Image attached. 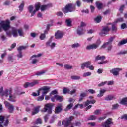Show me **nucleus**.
<instances>
[{
  "label": "nucleus",
  "mask_w": 127,
  "mask_h": 127,
  "mask_svg": "<svg viewBox=\"0 0 127 127\" xmlns=\"http://www.w3.org/2000/svg\"><path fill=\"white\" fill-rule=\"evenodd\" d=\"M2 29L4 31H7L6 34L9 37H11V35L14 37H17L18 34L19 36H24V32L22 29L17 30L16 28L10 27V21L9 19L0 22V32L2 31Z\"/></svg>",
  "instance_id": "f257e3e1"
},
{
  "label": "nucleus",
  "mask_w": 127,
  "mask_h": 127,
  "mask_svg": "<svg viewBox=\"0 0 127 127\" xmlns=\"http://www.w3.org/2000/svg\"><path fill=\"white\" fill-rule=\"evenodd\" d=\"M1 96H4L6 98H8V100L10 102H14L16 101V94L12 93L11 89H5L4 93L1 94Z\"/></svg>",
  "instance_id": "f03ea898"
},
{
  "label": "nucleus",
  "mask_w": 127,
  "mask_h": 127,
  "mask_svg": "<svg viewBox=\"0 0 127 127\" xmlns=\"http://www.w3.org/2000/svg\"><path fill=\"white\" fill-rule=\"evenodd\" d=\"M75 10V6L72 4H67L64 8L62 9V11L64 13H68V12H72Z\"/></svg>",
  "instance_id": "7ed1b4c3"
},
{
  "label": "nucleus",
  "mask_w": 127,
  "mask_h": 127,
  "mask_svg": "<svg viewBox=\"0 0 127 127\" xmlns=\"http://www.w3.org/2000/svg\"><path fill=\"white\" fill-rule=\"evenodd\" d=\"M74 119V117L70 116L66 120H64L62 121V125H64L65 127H74L73 126V123H72V121Z\"/></svg>",
  "instance_id": "20e7f679"
},
{
  "label": "nucleus",
  "mask_w": 127,
  "mask_h": 127,
  "mask_svg": "<svg viewBox=\"0 0 127 127\" xmlns=\"http://www.w3.org/2000/svg\"><path fill=\"white\" fill-rule=\"evenodd\" d=\"M50 90V87L43 86L38 90V95H40V93H42V96H44L49 92Z\"/></svg>",
  "instance_id": "39448f33"
},
{
  "label": "nucleus",
  "mask_w": 127,
  "mask_h": 127,
  "mask_svg": "<svg viewBox=\"0 0 127 127\" xmlns=\"http://www.w3.org/2000/svg\"><path fill=\"white\" fill-rule=\"evenodd\" d=\"M101 44V40H98L96 43H93L92 44H90L87 46L86 49L88 50H91L92 49H97L100 45Z\"/></svg>",
  "instance_id": "423d86ee"
},
{
  "label": "nucleus",
  "mask_w": 127,
  "mask_h": 127,
  "mask_svg": "<svg viewBox=\"0 0 127 127\" xmlns=\"http://www.w3.org/2000/svg\"><path fill=\"white\" fill-rule=\"evenodd\" d=\"M52 104L48 103L45 105L44 110H42L43 113L48 112V114H51L52 113Z\"/></svg>",
  "instance_id": "0eeeda50"
},
{
  "label": "nucleus",
  "mask_w": 127,
  "mask_h": 127,
  "mask_svg": "<svg viewBox=\"0 0 127 127\" xmlns=\"http://www.w3.org/2000/svg\"><path fill=\"white\" fill-rule=\"evenodd\" d=\"M46 46L47 47H50L51 49H54V48L56 46V43L52 42V37L46 42Z\"/></svg>",
  "instance_id": "6e6552de"
},
{
  "label": "nucleus",
  "mask_w": 127,
  "mask_h": 127,
  "mask_svg": "<svg viewBox=\"0 0 127 127\" xmlns=\"http://www.w3.org/2000/svg\"><path fill=\"white\" fill-rule=\"evenodd\" d=\"M42 56V54H38L37 55H34L32 56L30 59V60H31V61L32 64H36V63L38 62V60L36 58H37V57H40Z\"/></svg>",
  "instance_id": "1a4fd4ad"
},
{
  "label": "nucleus",
  "mask_w": 127,
  "mask_h": 127,
  "mask_svg": "<svg viewBox=\"0 0 127 127\" xmlns=\"http://www.w3.org/2000/svg\"><path fill=\"white\" fill-rule=\"evenodd\" d=\"M39 83V80H34L32 82H26L24 84V88H28L29 87H34L35 85H38Z\"/></svg>",
  "instance_id": "9d476101"
},
{
  "label": "nucleus",
  "mask_w": 127,
  "mask_h": 127,
  "mask_svg": "<svg viewBox=\"0 0 127 127\" xmlns=\"http://www.w3.org/2000/svg\"><path fill=\"white\" fill-rule=\"evenodd\" d=\"M4 105L6 108L8 109V110L9 111V113H12L14 110V107L12 104H11V103H9V102L7 101H5Z\"/></svg>",
  "instance_id": "9b49d317"
},
{
  "label": "nucleus",
  "mask_w": 127,
  "mask_h": 127,
  "mask_svg": "<svg viewBox=\"0 0 127 127\" xmlns=\"http://www.w3.org/2000/svg\"><path fill=\"white\" fill-rule=\"evenodd\" d=\"M112 124H113V119L112 118H109L105 122L102 123V126L104 127H110Z\"/></svg>",
  "instance_id": "f8f14e48"
},
{
  "label": "nucleus",
  "mask_w": 127,
  "mask_h": 127,
  "mask_svg": "<svg viewBox=\"0 0 127 127\" xmlns=\"http://www.w3.org/2000/svg\"><path fill=\"white\" fill-rule=\"evenodd\" d=\"M28 11L29 13L31 14V17H32L35 13H36V11L35 9H34V6L33 5H29L28 7Z\"/></svg>",
  "instance_id": "ddd939ff"
},
{
  "label": "nucleus",
  "mask_w": 127,
  "mask_h": 127,
  "mask_svg": "<svg viewBox=\"0 0 127 127\" xmlns=\"http://www.w3.org/2000/svg\"><path fill=\"white\" fill-rule=\"evenodd\" d=\"M121 71H123V69L121 68H114L112 70H110V73L113 74L114 76H118L119 75V72H121Z\"/></svg>",
  "instance_id": "4468645a"
},
{
  "label": "nucleus",
  "mask_w": 127,
  "mask_h": 127,
  "mask_svg": "<svg viewBox=\"0 0 127 127\" xmlns=\"http://www.w3.org/2000/svg\"><path fill=\"white\" fill-rule=\"evenodd\" d=\"M63 35H64V33L63 32L61 31H57L55 33V39H61L63 37Z\"/></svg>",
  "instance_id": "2eb2a0df"
},
{
  "label": "nucleus",
  "mask_w": 127,
  "mask_h": 127,
  "mask_svg": "<svg viewBox=\"0 0 127 127\" xmlns=\"http://www.w3.org/2000/svg\"><path fill=\"white\" fill-rule=\"evenodd\" d=\"M55 100H56L57 101H59V102H62V101H63V98L62 97V96L56 95L54 96V97L51 98V101L52 102H55Z\"/></svg>",
  "instance_id": "dca6fc26"
},
{
  "label": "nucleus",
  "mask_w": 127,
  "mask_h": 127,
  "mask_svg": "<svg viewBox=\"0 0 127 127\" xmlns=\"http://www.w3.org/2000/svg\"><path fill=\"white\" fill-rule=\"evenodd\" d=\"M91 65V62L87 61L81 64V68L82 70H85V68H88L89 66Z\"/></svg>",
  "instance_id": "f3484780"
},
{
  "label": "nucleus",
  "mask_w": 127,
  "mask_h": 127,
  "mask_svg": "<svg viewBox=\"0 0 127 127\" xmlns=\"http://www.w3.org/2000/svg\"><path fill=\"white\" fill-rule=\"evenodd\" d=\"M52 7V4L49 3L47 5H42L40 7V9L41 11H44V10H46L47 8H49V7Z\"/></svg>",
  "instance_id": "a211bd4d"
},
{
  "label": "nucleus",
  "mask_w": 127,
  "mask_h": 127,
  "mask_svg": "<svg viewBox=\"0 0 127 127\" xmlns=\"http://www.w3.org/2000/svg\"><path fill=\"white\" fill-rule=\"evenodd\" d=\"M62 104H59L57 105V106L56 107L55 113V114H58L59 113H60L61 111H62Z\"/></svg>",
  "instance_id": "6ab92c4d"
},
{
  "label": "nucleus",
  "mask_w": 127,
  "mask_h": 127,
  "mask_svg": "<svg viewBox=\"0 0 127 127\" xmlns=\"http://www.w3.org/2000/svg\"><path fill=\"white\" fill-rule=\"evenodd\" d=\"M39 109H40V106H37L33 109L32 111V116H34V115L38 114V113L39 112Z\"/></svg>",
  "instance_id": "aec40b11"
},
{
  "label": "nucleus",
  "mask_w": 127,
  "mask_h": 127,
  "mask_svg": "<svg viewBox=\"0 0 127 127\" xmlns=\"http://www.w3.org/2000/svg\"><path fill=\"white\" fill-rule=\"evenodd\" d=\"M77 32L78 35H82V34H84V33L86 32V30H85V29L83 28H80L78 27Z\"/></svg>",
  "instance_id": "412c9836"
},
{
  "label": "nucleus",
  "mask_w": 127,
  "mask_h": 127,
  "mask_svg": "<svg viewBox=\"0 0 127 127\" xmlns=\"http://www.w3.org/2000/svg\"><path fill=\"white\" fill-rule=\"evenodd\" d=\"M107 92V90L105 89H101L99 90V94L97 95V97L98 98H101V97H103L104 96V94Z\"/></svg>",
  "instance_id": "4be33fe9"
},
{
  "label": "nucleus",
  "mask_w": 127,
  "mask_h": 127,
  "mask_svg": "<svg viewBox=\"0 0 127 127\" xmlns=\"http://www.w3.org/2000/svg\"><path fill=\"white\" fill-rule=\"evenodd\" d=\"M110 31V27L109 26L104 27L102 30V34H107Z\"/></svg>",
  "instance_id": "5701e85b"
},
{
  "label": "nucleus",
  "mask_w": 127,
  "mask_h": 127,
  "mask_svg": "<svg viewBox=\"0 0 127 127\" xmlns=\"http://www.w3.org/2000/svg\"><path fill=\"white\" fill-rule=\"evenodd\" d=\"M6 118V116H3L2 115L0 116V127H3V122H4V119Z\"/></svg>",
  "instance_id": "b1692460"
},
{
  "label": "nucleus",
  "mask_w": 127,
  "mask_h": 127,
  "mask_svg": "<svg viewBox=\"0 0 127 127\" xmlns=\"http://www.w3.org/2000/svg\"><path fill=\"white\" fill-rule=\"evenodd\" d=\"M115 96L114 95H108L105 98V101H111L114 100Z\"/></svg>",
  "instance_id": "393cba45"
},
{
  "label": "nucleus",
  "mask_w": 127,
  "mask_h": 127,
  "mask_svg": "<svg viewBox=\"0 0 127 127\" xmlns=\"http://www.w3.org/2000/svg\"><path fill=\"white\" fill-rule=\"evenodd\" d=\"M46 72H47V70H42L41 71H38L36 73V75L37 76H42V75H44V74H45Z\"/></svg>",
  "instance_id": "a878e982"
},
{
  "label": "nucleus",
  "mask_w": 127,
  "mask_h": 127,
  "mask_svg": "<svg viewBox=\"0 0 127 127\" xmlns=\"http://www.w3.org/2000/svg\"><path fill=\"white\" fill-rule=\"evenodd\" d=\"M96 5L98 9H102L103 8V4L99 1L96 2Z\"/></svg>",
  "instance_id": "bb28decb"
},
{
  "label": "nucleus",
  "mask_w": 127,
  "mask_h": 127,
  "mask_svg": "<svg viewBox=\"0 0 127 127\" xmlns=\"http://www.w3.org/2000/svg\"><path fill=\"white\" fill-rule=\"evenodd\" d=\"M8 61L9 62V63H12L13 61H14V59L13 58V56L11 55H9L8 56Z\"/></svg>",
  "instance_id": "cd10ccee"
},
{
  "label": "nucleus",
  "mask_w": 127,
  "mask_h": 127,
  "mask_svg": "<svg viewBox=\"0 0 127 127\" xmlns=\"http://www.w3.org/2000/svg\"><path fill=\"white\" fill-rule=\"evenodd\" d=\"M96 103V100H93L91 101L87 100L85 103V106H89L90 104H95Z\"/></svg>",
  "instance_id": "c85d7f7f"
},
{
  "label": "nucleus",
  "mask_w": 127,
  "mask_h": 127,
  "mask_svg": "<svg viewBox=\"0 0 127 127\" xmlns=\"http://www.w3.org/2000/svg\"><path fill=\"white\" fill-rule=\"evenodd\" d=\"M41 4L40 3H37L35 4V10H36V12L37 11H38V10H39V9H40V6Z\"/></svg>",
  "instance_id": "c756f323"
},
{
  "label": "nucleus",
  "mask_w": 127,
  "mask_h": 127,
  "mask_svg": "<svg viewBox=\"0 0 127 127\" xmlns=\"http://www.w3.org/2000/svg\"><path fill=\"white\" fill-rule=\"evenodd\" d=\"M120 104H121V105H127V98H124L123 99H122L121 101H120Z\"/></svg>",
  "instance_id": "7c9ffc66"
},
{
  "label": "nucleus",
  "mask_w": 127,
  "mask_h": 127,
  "mask_svg": "<svg viewBox=\"0 0 127 127\" xmlns=\"http://www.w3.org/2000/svg\"><path fill=\"white\" fill-rule=\"evenodd\" d=\"M106 57L104 56H97L95 58L96 60H104Z\"/></svg>",
  "instance_id": "2f4dec72"
},
{
  "label": "nucleus",
  "mask_w": 127,
  "mask_h": 127,
  "mask_svg": "<svg viewBox=\"0 0 127 127\" xmlns=\"http://www.w3.org/2000/svg\"><path fill=\"white\" fill-rule=\"evenodd\" d=\"M24 1H22L20 5L19 6V10L20 11H22L23 10V7H24Z\"/></svg>",
  "instance_id": "473e14b6"
},
{
  "label": "nucleus",
  "mask_w": 127,
  "mask_h": 127,
  "mask_svg": "<svg viewBox=\"0 0 127 127\" xmlns=\"http://www.w3.org/2000/svg\"><path fill=\"white\" fill-rule=\"evenodd\" d=\"M101 20H102V16H98L95 19L96 23H99V22H101Z\"/></svg>",
  "instance_id": "72a5a7b5"
},
{
  "label": "nucleus",
  "mask_w": 127,
  "mask_h": 127,
  "mask_svg": "<svg viewBox=\"0 0 127 127\" xmlns=\"http://www.w3.org/2000/svg\"><path fill=\"white\" fill-rule=\"evenodd\" d=\"M109 45V43L108 42L104 43L101 46L100 49H104V48H106V47H107Z\"/></svg>",
  "instance_id": "f704fd0d"
},
{
  "label": "nucleus",
  "mask_w": 127,
  "mask_h": 127,
  "mask_svg": "<svg viewBox=\"0 0 127 127\" xmlns=\"http://www.w3.org/2000/svg\"><path fill=\"white\" fill-rule=\"evenodd\" d=\"M80 46H81L80 43H74L71 45L72 48H78V47H80Z\"/></svg>",
  "instance_id": "c9c22d12"
},
{
  "label": "nucleus",
  "mask_w": 127,
  "mask_h": 127,
  "mask_svg": "<svg viewBox=\"0 0 127 127\" xmlns=\"http://www.w3.org/2000/svg\"><path fill=\"white\" fill-rule=\"evenodd\" d=\"M64 94H69L70 92V89L68 88H64L63 90Z\"/></svg>",
  "instance_id": "e433bc0d"
},
{
  "label": "nucleus",
  "mask_w": 127,
  "mask_h": 127,
  "mask_svg": "<svg viewBox=\"0 0 127 127\" xmlns=\"http://www.w3.org/2000/svg\"><path fill=\"white\" fill-rule=\"evenodd\" d=\"M96 119H97V117H96V116L91 115L88 118L87 120L88 121H91V120H96Z\"/></svg>",
  "instance_id": "4c0bfd02"
},
{
  "label": "nucleus",
  "mask_w": 127,
  "mask_h": 127,
  "mask_svg": "<svg viewBox=\"0 0 127 127\" xmlns=\"http://www.w3.org/2000/svg\"><path fill=\"white\" fill-rule=\"evenodd\" d=\"M71 78L72 80H80L81 79V77L77 75H72L71 76Z\"/></svg>",
  "instance_id": "58836bf2"
},
{
  "label": "nucleus",
  "mask_w": 127,
  "mask_h": 127,
  "mask_svg": "<svg viewBox=\"0 0 127 127\" xmlns=\"http://www.w3.org/2000/svg\"><path fill=\"white\" fill-rule=\"evenodd\" d=\"M30 108H34V105L33 104L29 105V106L26 108V112H30V111H31V109Z\"/></svg>",
  "instance_id": "ea45409f"
},
{
  "label": "nucleus",
  "mask_w": 127,
  "mask_h": 127,
  "mask_svg": "<svg viewBox=\"0 0 127 127\" xmlns=\"http://www.w3.org/2000/svg\"><path fill=\"white\" fill-rule=\"evenodd\" d=\"M86 96H87V94L85 93H82L80 94V97L79 98V101L81 102V101H82L83 100V99H84V98H85V97H86Z\"/></svg>",
  "instance_id": "a19ab883"
},
{
  "label": "nucleus",
  "mask_w": 127,
  "mask_h": 127,
  "mask_svg": "<svg viewBox=\"0 0 127 127\" xmlns=\"http://www.w3.org/2000/svg\"><path fill=\"white\" fill-rule=\"evenodd\" d=\"M112 30L113 31H116L117 30V23H115V22L112 24Z\"/></svg>",
  "instance_id": "79ce46f5"
},
{
  "label": "nucleus",
  "mask_w": 127,
  "mask_h": 127,
  "mask_svg": "<svg viewBox=\"0 0 127 127\" xmlns=\"http://www.w3.org/2000/svg\"><path fill=\"white\" fill-rule=\"evenodd\" d=\"M92 75V73L90 72H87L83 74V77H89V76H91Z\"/></svg>",
  "instance_id": "37998d69"
},
{
  "label": "nucleus",
  "mask_w": 127,
  "mask_h": 127,
  "mask_svg": "<svg viewBox=\"0 0 127 127\" xmlns=\"http://www.w3.org/2000/svg\"><path fill=\"white\" fill-rule=\"evenodd\" d=\"M85 92H89L90 94H95L96 91L94 89H89L88 90H85Z\"/></svg>",
  "instance_id": "c03bdc74"
},
{
  "label": "nucleus",
  "mask_w": 127,
  "mask_h": 127,
  "mask_svg": "<svg viewBox=\"0 0 127 127\" xmlns=\"http://www.w3.org/2000/svg\"><path fill=\"white\" fill-rule=\"evenodd\" d=\"M65 22H66V24L68 26H71V25H72V21H71V20L67 19V20H66Z\"/></svg>",
  "instance_id": "a18cd8bd"
},
{
  "label": "nucleus",
  "mask_w": 127,
  "mask_h": 127,
  "mask_svg": "<svg viewBox=\"0 0 127 127\" xmlns=\"http://www.w3.org/2000/svg\"><path fill=\"white\" fill-rule=\"evenodd\" d=\"M106 84L107 85H108V86H112V85H114L115 84V81L113 80L108 81H107Z\"/></svg>",
  "instance_id": "49530a36"
},
{
  "label": "nucleus",
  "mask_w": 127,
  "mask_h": 127,
  "mask_svg": "<svg viewBox=\"0 0 127 127\" xmlns=\"http://www.w3.org/2000/svg\"><path fill=\"white\" fill-rule=\"evenodd\" d=\"M123 21H124V18H119L116 19L115 22L118 23V22H123Z\"/></svg>",
  "instance_id": "de8ad7c7"
},
{
  "label": "nucleus",
  "mask_w": 127,
  "mask_h": 127,
  "mask_svg": "<svg viewBox=\"0 0 127 127\" xmlns=\"http://www.w3.org/2000/svg\"><path fill=\"white\" fill-rule=\"evenodd\" d=\"M126 43H127V39L121 41L120 42H119V45H123L124 44H126Z\"/></svg>",
  "instance_id": "09e8293b"
},
{
  "label": "nucleus",
  "mask_w": 127,
  "mask_h": 127,
  "mask_svg": "<svg viewBox=\"0 0 127 127\" xmlns=\"http://www.w3.org/2000/svg\"><path fill=\"white\" fill-rule=\"evenodd\" d=\"M45 32L44 34H41V35L40 36V39H41V40H44V39H45Z\"/></svg>",
  "instance_id": "8fccbe9b"
},
{
  "label": "nucleus",
  "mask_w": 127,
  "mask_h": 127,
  "mask_svg": "<svg viewBox=\"0 0 127 127\" xmlns=\"http://www.w3.org/2000/svg\"><path fill=\"white\" fill-rule=\"evenodd\" d=\"M65 69H70L73 68V66L70 64H65L64 65Z\"/></svg>",
  "instance_id": "3c124183"
},
{
  "label": "nucleus",
  "mask_w": 127,
  "mask_h": 127,
  "mask_svg": "<svg viewBox=\"0 0 127 127\" xmlns=\"http://www.w3.org/2000/svg\"><path fill=\"white\" fill-rule=\"evenodd\" d=\"M26 46H20L18 48V51L21 52V50H23V49H26Z\"/></svg>",
  "instance_id": "603ef678"
},
{
  "label": "nucleus",
  "mask_w": 127,
  "mask_h": 127,
  "mask_svg": "<svg viewBox=\"0 0 127 127\" xmlns=\"http://www.w3.org/2000/svg\"><path fill=\"white\" fill-rule=\"evenodd\" d=\"M114 39H115V37H110L109 40H108V42H107V43L109 44H111V43H112V41H114Z\"/></svg>",
  "instance_id": "864d4df0"
},
{
  "label": "nucleus",
  "mask_w": 127,
  "mask_h": 127,
  "mask_svg": "<svg viewBox=\"0 0 127 127\" xmlns=\"http://www.w3.org/2000/svg\"><path fill=\"white\" fill-rule=\"evenodd\" d=\"M95 115H101L102 114V110H97L94 112Z\"/></svg>",
  "instance_id": "5fc2aeb1"
},
{
  "label": "nucleus",
  "mask_w": 127,
  "mask_h": 127,
  "mask_svg": "<svg viewBox=\"0 0 127 127\" xmlns=\"http://www.w3.org/2000/svg\"><path fill=\"white\" fill-rule=\"evenodd\" d=\"M72 107H73V104L72 103L69 104L67 106L65 111H68V110H70V109H71V108H72Z\"/></svg>",
  "instance_id": "6e6d98bb"
},
{
  "label": "nucleus",
  "mask_w": 127,
  "mask_h": 127,
  "mask_svg": "<svg viewBox=\"0 0 127 127\" xmlns=\"http://www.w3.org/2000/svg\"><path fill=\"white\" fill-rule=\"evenodd\" d=\"M87 125H88V126H90V127H95L96 122H89L87 123Z\"/></svg>",
  "instance_id": "4d7b16f0"
},
{
  "label": "nucleus",
  "mask_w": 127,
  "mask_h": 127,
  "mask_svg": "<svg viewBox=\"0 0 127 127\" xmlns=\"http://www.w3.org/2000/svg\"><path fill=\"white\" fill-rule=\"evenodd\" d=\"M35 124H42V120L40 118H38L35 121Z\"/></svg>",
  "instance_id": "13d9d810"
},
{
  "label": "nucleus",
  "mask_w": 127,
  "mask_h": 127,
  "mask_svg": "<svg viewBox=\"0 0 127 127\" xmlns=\"http://www.w3.org/2000/svg\"><path fill=\"white\" fill-rule=\"evenodd\" d=\"M107 84V81L102 82L98 84V87H103V86H105Z\"/></svg>",
  "instance_id": "bf43d9fd"
},
{
  "label": "nucleus",
  "mask_w": 127,
  "mask_h": 127,
  "mask_svg": "<svg viewBox=\"0 0 127 127\" xmlns=\"http://www.w3.org/2000/svg\"><path fill=\"white\" fill-rule=\"evenodd\" d=\"M112 48H113V46L111 44H110L109 45H108L107 50L108 51V52H109V51H111V50H112Z\"/></svg>",
  "instance_id": "052dcab7"
},
{
  "label": "nucleus",
  "mask_w": 127,
  "mask_h": 127,
  "mask_svg": "<svg viewBox=\"0 0 127 127\" xmlns=\"http://www.w3.org/2000/svg\"><path fill=\"white\" fill-rule=\"evenodd\" d=\"M118 108H119V104H114L112 106V109L113 110H116V109H118Z\"/></svg>",
  "instance_id": "680f3d73"
},
{
  "label": "nucleus",
  "mask_w": 127,
  "mask_h": 127,
  "mask_svg": "<svg viewBox=\"0 0 127 127\" xmlns=\"http://www.w3.org/2000/svg\"><path fill=\"white\" fill-rule=\"evenodd\" d=\"M44 100V96L42 95L41 96H39L37 98V101H43Z\"/></svg>",
  "instance_id": "e2e57ef3"
},
{
  "label": "nucleus",
  "mask_w": 127,
  "mask_h": 127,
  "mask_svg": "<svg viewBox=\"0 0 127 127\" xmlns=\"http://www.w3.org/2000/svg\"><path fill=\"white\" fill-rule=\"evenodd\" d=\"M10 3H11V2H10V1L6 0L4 2L3 4L4 5H9Z\"/></svg>",
  "instance_id": "0e129e2a"
},
{
  "label": "nucleus",
  "mask_w": 127,
  "mask_h": 127,
  "mask_svg": "<svg viewBox=\"0 0 127 127\" xmlns=\"http://www.w3.org/2000/svg\"><path fill=\"white\" fill-rule=\"evenodd\" d=\"M121 119L122 120H124V121H126V120H127V115L124 114L123 116L121 117Z\"/></svg>",
  "instance_id": "69168bd1"
},
{
  "label": "nucleus",
  "mask_w": 127,
  "mask_h": 127,
  "mask_svg": "<svg viewBox=\"0 0 127 127\" xmlns=\"http://www.w3.org/2000/svg\"><path fill=\"white\" fill-rule=\"evenodd\" d=\"M17 56L19 58H22L23 56L22 55V53L21 52H19V53L17 55Z\"/></svg>",
  "instance_id": "338daca9"
},
{
  "label": "nucleus",
  "mask_w": 127,
  "mask_h": 127,
  "mask_svg": "<svg viewBox=\"0 0 127 127\" xmlns=\"http://www.w3.org/2000/svg\"><path fill=\"white\" fill-rule=\"evenodd\" d=\"M56 94H57V90H54L52 91V92L50 93V96H51L52 95H55Z\"/></svg>",
  "instance_id": "774afa93"
}]
</instances>
